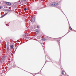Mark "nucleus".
I'll return each mask as SVG.
<instances>
[{
  "label": "nucleus",
  "mask_w": 76,
  "mask_h": 76,
  "mask_svg": "<svg viewBox=\"0 0 76 76\" xmlns=\"http://www.w3.org/2000/svg\"><path fill=\"white\" fill-rule=\"evenodd\" d=\"M50 5L51 6H52V7H56L58 8V9H61V7H60L59 4L57 3L52 2L50 4Z\"/></svg>",
  "instance_id": "f257e3e1"
},
{
  "label": "nucleus",
  "mask_w": 76,
  "mask_h": 76,
  "mask_svg": "<svg viewBox=\"0 0 76 76\" xmlns=\"http://www.w3.org/2000/svg\"><path fill=\"white\" fill-rule=\"evenodd\" d=\"M5 3H6V4H7V5H9L10 6V5H11V4L10 2H5Z\"/></svg>",
  "instance_id": "f03ea898"
},
{
  "label": "nucleus",
  "mask_w": 76,
  "mask_h": 76,
  "mask_svg": "<svg viewBox=\"0 0 76 76\" xmlns=\"http://www.w3.org/2000/svg\"><path fill=\"white\" fill-rule=\"evenodd\" d=\"M62 74L63 75H64V76H65V75H66V73L65 72H64V71H62Z\"/></svg>",
  "instance_id": "7ed1b4c3"
},
{
  "label": "nucleus",
  "mask_w": 76,
  "mask_h": 76,
  "mask_svg": "<svg viewBox=\"0 0 76 76\" xmlns=\"http://www.w3.org/2000/svg\"><path fill=\"white\" fill-rule=\"evenodd\" d=\"M31 20L32 22H35V19H31Z\"/></svg>",
  "instance_id": "20e7f679"
},
{
  "label": "nucleus",
  "mask_w": 76,
  "mask_h": 76,
  "mask_svg": "<svg viewBox=\"0 0 76 76\" xmlns=\"http://www.w3.org/2000/svg\"><path fill=\"white\" fill-rule=\"evenodd\" d=\"M10 47L11 49H13V47H14L13 46V45H11L10 46Z\"/></svg>",
  "instance_id": "39448f33"
},
{
  "label": "nucleus",
  "mask_w": 76,
  "mask_h": 76,
  "mask_svg": "<svg viewBox=\"0 0 76 76\" xmlns=\"http://www.w3.org/2000/svg\"><path fill=\"white\" fill-rule=\"evenodd\" d=\"M9 50V46H7V51H8Z\"/></svg>",
  "instance_id": "423d86ee"
},
{
  "label": "nucleus",
  "mask_w": 76,
  "mask_h": 76,
  "mask_svg": "<svg viewBox=\"0 0 76 76\" xmlns=\"http://www.w3.org/2000/svg\"><path fill=\"white\" fill-rule=\"evenodd\" d=\"M42 41H45V40H46V39H45V38L42 39Z\"/></svg>",
  "instance_id": "0eeeda50"
},
{
  "label": "nucleus",
  "mask_w": 76,
  "mask_h": 76,
  "mask_svg": "<svg viewBox=\"0 0 76 76\" xmlns=\"http://www.w3.org/2000/svg\"><path fill=\"white\" fill-rule=\"evenodd\" d=\"M37 28H39V26L38 25H37Z\"/></svg>",
  "instance_id": "6e6552de"
},
{
  "label": "nucleus",
  "mask_w": 76,
  "mask_h": 76,
  "mask_svg": "<svg viewBox=\"0 0 76 76\" xmlns=\"http://www.w3.org/2000/svg\"><path fill=\"white\" fill-rule=\"evenodd\" d=\"M69 29L70 30H72V27H69Z\"/></svg>",
  "instance_id": "1a4fd4ad"
},
{
  "label": "nucleus",
  "mask_w": 76,
  "mask_h": 76,
  "mask_svg": "<svg viewBox=\"0 0 76 76\" xmlns=\"http://www.w3.org/2000/svg\"><path fill=\"white\" fill-rule=\"evenodd\" d=\"M24 10L25 11H26V10H27V9H26V8H25L24 9Z\"/></svg>",
  "instance_id": "9d476101"
},
{
  "label": "nucleus",
  "mask_w": 76,
  "mask_h": 76,
  "mask_svg": "<svg viewBox=\"0 0 76 76\" xmlns=\"http://www.w3.org/2000/svg\"><path fill=\"white\" fill-rule=\"evenodd\" d=\"M4 15H2V16H1V17H0V18H2L4 17Z\"/></svg>",
  "instance_id": "9b49d317"
},
{
  "label": "nucleus",
  "mask_w": 76,
  "mask_h": 76,
  "mask_svg": "<svg viewBox=\"0 0 76 76\" xmlns=\"http://www.w3.org/2000/svg\"><path fill=\"white\" fill-rule=\"evenodd\" d=\"M3 60H4V58H5V56L3 58Z\"/></svg>",
  "instance_id": "f8f14e48"
},
{
  "label": "nucleus",
  "mask_w": 76,
  "mask_h": 76,
  "mask_svg": "<svg viewBox=\"0 0 76 76\" xmlns=\"http://www.w3.org/2000/svg\"><path fill=\"white\" fill-rule=\"evenodd\" d=\"M3 7H1L0 6V9H1V8Z\"/></svg>",
  "instance_id": "ddd939ff"
},
{
  "label": "nucleus",
  "mask_w": 76,
  "mask_h": 76,
  "mask_svg": "<svg viewBox=\"0 0 76 76\" xmlns=\"http://www.w3.org/2000/svg\"><path fill=\"white\" fill-rule=\"evenodd\" d=\"M7 13H6V14H4V16H6V15H7Z\"/></svg>",
  "instance_id": "4468645a"
},
{
  "label": "nucleus",
  "mask_w": 76,
  "mask_h": 76,
  "mask_svg": "<svg viewBox=\"0 0 76 76\" xmlns=\"http://www.w3.org/2000/svg\"><path fill=\"white\" fill-rule=\"evenodd\" d=\"M26 38H27V39H29V37H26Z\"/></svg>",
  "instance_id": "2eb2a0df"
},
{
  "label": "nucleus",
  "mask_w": 76,
  "mask_h": 76,
  "mask_svg": "<svg viewBox=\"0 0 76 76\" xmlns=\"http://www.w3.org/2000/svg\"><path fill=\"white\" fill-rule=\"evenodd\" d=\"M24 1H26V0H23Z\"/></svg>",
  "instance_id": "dca6fc26"
},
{
  "label": "nucleus",
  "mask_w": 76,
  "mask_h": 76,
  "mask_svg": "<svg viewBox=\"0 0 76 76\" xmlns=\"http://www.w3.org/2000/svg\"><path fill=\"white\" fill-rule=\"evenodd\" d=\"M69 33V32H67V33L65 35H67V34H68Z\"/></svg>",
  "instance_id": "f3484780"
},
{
  "label": "nucleus",
  "mask_w": 76,
  "mask_h": 76,
  "mask_svg": "<svg viewBox=\"0 0 76 76\" xmlns=\"http://www.w3.org/2000/svg\"><path fill=\"white\" fill-rule=\"evenodd\" d=\"M38 32V31H37V32Z\"/></svg>",
  "instance_id": "a211bd4d"
},
{
  "label": "nucleus",
  "mask_w": 76,
  "mask_h": 76,
  "mask_svg": "<svg viewBox=\"0 0 76 76\" xmlns=\"http://www.w3.org/2000/svg\"><path fill=\"white\" fill-rule=\"evenodd\" d=\"M61 10V11H62V10Z\"/></svg>",
  "instance_id": "6ab92c4d"
},
{
  "label": "nucleus",
  "mask_w": 76,
  "mask_h": 76,
  "mask_svg": "<svg viewBox=\"0 0 76 76\" xmlns=\"http://www.w3.org/2000/svg\"><path fill=\"white\" fill-rule=\"evenodd\" d=\"M62 12H63V13H64L62 11Z\"/></svg>",
  "instance_id": "aec40b11"
},
{
  "label": "nucleus",
  "mask_w": 76,
  "mask_h": 76,
  "mask_svg": "<svg viewBox=\"0 0 76 76\" xmlns=\"http://www.w3.org/2000/svg\"><path fill=\"white\" fill-rule=\"evenodd\" d=\"M46 63V62H45V63Z\"/></svg>",
  "instance_id": "412c9836"
},
{
  "label": "nucleus",
  "mask_w": 76,
  "mask_h": 76,
  "mask_svg": "<svg viewBox=\"0 0 76 76\" xmlns=\"http://www.w3.org/2000/svg\"><path fill=\"white\" fill-rule=\"evenodd\" d=\"M61 76H62V75H61Z\"/></svg>",
  "instance_id": "4be33fe9"
},
{
  "label": "nucleus",
  "mask_w": 76,
  "mask_h": 76,
  "mask_svg": "<svg viewBox=\"0 0 76 76\" xmlns=\"http://www.w3.org/2000/svg\"><path fill=\"white\" fill-rule=\"evenodd\" d=\"M33 76H34V75H33Z\"/></svg>",
  "instance_id": "5701e85b"
}]
</instances>
